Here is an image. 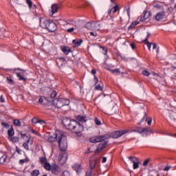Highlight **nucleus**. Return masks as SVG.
I'll return each instance as SVG.
<instances>
[{
  "label": "nucleus",
  "instance_id": "obj_12",
  "mask_svg": "<svg viewBox=\"0 0 176 176\" xmlns=\"http://www.w3.org/2000/svg\"><path fill=\"white\" fill-rule=\"evenodd\" d=\"M151 17V12L146 11L143 12V16H141L139 17L140 21H145L146 20H148Z\"/></svg>",
  "mask_w": 176,
  "mask_h": 176
},
{
  "label": "nucleus",
  "instance_id": "obj_51",
  "mask_svg": "<svg viewBox=\"0 0 176 176\" xmlns=\"http://www.w3.org/2000/svg\"><path fill=\"white\" fill-rule=\"evenodd\" d=\"M28 162V160L25 159V160H20L19 163L20 164H23V163H27Z\"/></svg>",
  "mask_w": 176,
  "mask_h": 176
},
{
  "label": "nucleus",
  "instance_id": "obj_26",
  "mask_svg": "<svg viewBox=\"0 0 176 176\" xmlns=\"http://www.w3.org/2000/svg\"><path fill=\"white\" fill-rule=\"evenodd\" d=\"M76 119L79 122H87L86 117H85L83 116H77Z\"/></svg>",
  "mask_w": 176,
  "mask_h": 176
},
{
  "label": "nucleus",
  "instance_id": "obj_35",
  "mask_svg": "<svg viewBox=\"0 0 176 176\" xmlns=\"http://www.w3.org/2000/svg\"><path fill=\"white\" fill-rule=\"evenodd\" d=\"M39 161L41 163V164H45L47 163V160H46V157H41L39 159Z\"/></svg>",
  "mask_w": 176,
  "mask_h": 176
},
{
  "label": "nucleus",
  "instance_id": "obj_62",
  "mask_svg": "<svg viewBox=\"0 0 176 176\" xmlns=\"http://www.w3.org/2000/svg\"><path fill=\"white\" fill-rule=\"evenodd\" d=\"M16 152L19 155L21 154V150L19 147H16Z\"/></svg>",
  "mask_w": 176,
  "mask_h": 176
},
{
  "label": "nucleus",
  "instance_id": "obj_9",
  "mask_svg": "<svg viewBox=\"0 0 176 176\" xmlns=\"http://www.w3.org/2000/svg\"><path fill=\"white\" fill-rule=\"evenodd\" d=\"M147 128H142L141 126H136L135 129H132L131 132L133 133H139V134H142V135L144 137V133L145 131H148Z\"/></svg>",
  "mask_w": 176,
  "mask_h": 176
},
{
  "label": "nucleus",
  "instance_id": "obj_6",
  "mask_svg": "<svg viewBox=\"0 0 176 176\" xmlns=\"http://www.w3.org/2000/svg\"><path fill=\"white\" fill-rule=\"evenodd\" d=\"M126 133H129V130L116 131L111 133V137L112 138H119V137H122Z\"/></svg>",
  "mask_w": 176,
  "mask_h": 176
},
{
  "label": "nucleus",
  "instance_id": "obj_39",
  "mask_svg": "<svg viewBox=\"0 0 176 176\" xmlns=\"http://www.w3.org/2000/svg\"><path fill=\"white\" fill-rule=\"evenodd\" d=\"M139 167H140V162L138 161V162L133 163L134 170H137V168H139Z\"/></svg>",
  "mask_w": 176,
  "mask_h": 176
},
{
  "label": "nucleus",
  "instance_id": "obj_15",
  "mask_svg": "<svg viewBox=\"0 0 176 176\" xmlns=\"http://www.w3.org/2000/svg\"><path fill=\"white\" fill-rule=\"evenodd\" d=\"M57 96V92L56 91H53L51 95H50V97H47V98H45V101H47L46 102V105H47V104H49V100L51 101V102H53V98H55V97Z\"/></svg>",
  "mask_w": 176,
  "mask_h": 176
},
{
  "label": "nucleus",
  "instance_id": "obj_60",
  "mask_svg": "<svg viewBox=\"0 0 176 176\" xmlns=\"http://www.w3.org/2000/svg\"><path fill=\"white\" fill-rule=\"evenodd\" d=\"M151 45H153V49H157V45H156V43H151Z\"/></svg>",
  "mask_w": 176,
  "mask_h": 176
},
{
  "label": "nucleus",
  "instance_id": "obj_46",
  "mask_svg": "<svg viewBox=\"0 0 176 176\" xmlns=\"http://www.w3.org/2000/svg\"><path fill=\"white\" fill-rule=\"evenodd\" d=\"M26 3H28L30 9H31V8H32V1H31V0H26Z\"/></svg>",
  "mask_w": 176,
  "mask_h": 176
},
{
  "label": "nucleus",
  "instance_id": "obj_45",
  "mask_svg": "<svg viewBox=\"0 0 176 176\" xmlns=\"http://www.w3.org/2000/svg\"><path fill=\"white\" fill-rule=\"evenodd\" d=\"M62 176H71V173L69 171L65 170L62 173Z\"/></svg>",
  "mask_w": 176,
  "mask_h": 176
},
{
  "label": "nucleus",
  "instance_id": "obj_58",
  "mask_svg": "<svg viewBox=\"0 0 176 176\" xmlns=\"http://www.w3.org/2000/svg\"><path fill=\"white\" fill-rule=\"evenodd\" d=\"M109 20V23L111 24H113V16H110V19Z\"/></svg>",
  "mask_w": 176,
  "mask_h": 176
},
{
  "label": "nucleus",
  "instance_id": "obj_20",
  "mask_svg": "<svg viewBox=\"0 0 176 176\" xmlns=\"http://www.w3.org/2000/svg\"><path fill=\"white\" fill-rule=\"evenodd\" d=\"M61 50L64 54H69L71 52V48L69 47H61Z\"/></svg>",
  "mask_w": 176,
  "mask_h": 176
},
{
  "label": "nucleus",
  "instance_id": "obj_34",
  "mask_svg": "<svg viewBox=\"0 0 176 176\" xmlns=\"http://www.w3.org/2000/svg\"><path fill=\"white\" fill-rule=\"evenodd\" d=\"M14 124L15 126H18V127H21V122H20L19 120H14Z\"/></svg>",
  "mask_w": 176,
  "mask_h": 176
},
{
  "label": "nucleus",
  "instance_id": "obj_24",
  "mask_svg": "<svg viewBox=\"0 0 176 176\" xmlns=\"http://www.w3.org/2000/svg\"><path fill=\"white\" fill-rule=\"evenodd\" d=\"M60 101L62 102V107H64V105H69V100L67 98H60Z\"/></svg>",
  "mask_w": 176,
  "mask_h": 176
},
{
  "label": "nucleus",
  "instance_id": "obj_44",
  "mask_svg": "<svg viewBox=\"0 0 176 176\" xmlns=\"http://www.w3.org/2000/svg\"><path fill=\"white\" fill-rule=\"evenodd\" d=\"M142 75H144V76H149V75H151V73H149L147 70H144L142 72Z\"/></svg>",
  "mask_w": 176,
  "mask_h": 176
},
{
  "label": "nucleus",
  "instance_id": "obj_32",
  "mask_svg": "<svg viewBox=\"0 0 176 176\" xmlns=\"http://www.w3.org/2000/svg\"><path fill=\"white\" fill-rule=\"evenodd\" d=\"M94 27H95V31H98L100 30V28H101V24H100L97 21H96V24H95Z\"/></svg>",
  "mask_w": 176,
  "mask_h": 176
},
{
  "label": "nucleus",
  "instance_id": "obj_8",
  "mask_svg": "<svg viewBox=\"0 0 176 176\" xmlns=\"http://www.w3.org/2000/svg\"><path fill=\"white\" fill-rule=\"evenodd\" d=\"M155 20L156 21H162V20H165L166 19V12L164 11H162L161 12H158L156 14V15L154 16Z\"/></svg>",
  "mask_w": 176,
  "mask_h": 176
},
{
  "label": "nucleus",
  "instance_id": "obj_59",
  "mask_svg": "<svg viewBox=\"0 0 176 176\" xmlns=\"http://www.w3.org/2000/svg\"><path fill=\"white\" fill-rule=\"evenodd\" d=\"M112 10H113V8H109L107 12V14L110 16L111 13H112Z\"/></svg>",
  "mask_w": 176,
  "mask_h": 176
},
{
  "label": "nucleus",
  "instance_id": "obj_50",
  "mask_svg": "<svg viewBox=\"0 0 176 176\" xmlns=\"http://www.w3.org/2000/svg\"><path fill=\"white\" fill-rule=\"evenodd\" d=\"M80 168V165L79 164H75L74 166H73V168L74 170H78V168Z\"/></svg>",
  "mask_w": 176,
  "mask_h": 176
},
{
  "label": "nucleus",
  "instance_id": "obj_13",
  "mask_svg": "<svg viewBox=\"0 0 176 176\" xmlns=\"http://www.w3.org/2000/svg\"><path fill=\"white\" fill-rule=\"evenodd\" d=\"M28 140L26 142L23 143V146L26 151H30V148L28 147V144H30V145H32L34 144V141L31 140V136L27 137Z\"/></svg>",
  "mask_w": 176,
  "mask_h": 176
},
{
  "label": "nucleus",
  "instance_id": "obj_23",
  "mask_svg": "<svg viewBox=\"0 0 176 176\" xmlns=\"http://www.w3.org/2000/svg\"><path fill=\"white\" fill-rule=\"evenodd\" d=\"M96 164H97V160L95 161L90 160L89 161V167L91 170H94V168L96 167Z\"/></svg>",
  "mask_w": 176,
  "mask_h": 176
},
{
  "label": "nucleus",
  "instance_id": "obj_41",
  "mask_svg": "<svg viewBox=\"0 0 176 176\" xmlns=\"http://www.w3.org/2000/svg\"><path fill=\"white\" fill-rule=\"evenodd\" d=\"M32 176H38L39 175V170H35L32 173Z\"/></svg>",
  "mask_w": 176,
  "mask_h": 176
},
{
  "label": "nucleus",
  "instance_id": "obj_52",
  "mask_svg": "<svg viewBox=\"0 0 176 176\" xmlns=\"http://www.w3.org/2000/svg\"><path fill=\"white\" fill-rule=\"evenodd\" d=\"M154 8H155L156 9H163V6L159 4H156L155 6H154Z\"/></svg>",
  "mask_w": 176,
  "mask_h": 176
},
{
  "label": "nucleus",
  "instance_id": "obj_61",
  "mask_svg": "<svg viewBox=\"0 0 176 176\" xmlns=\"http://www.w3.org/2000/svg\"><path fill=\"white\" fill-rule=\"evenodd\" d=\"M91 73L92 74V75L96 76V74H97V72L96 71V69H93L91 70Z\"/></svg>",
  "mask_w": 176,
  "mask_h": 176
},
{
  "label": "nucleus",
  "instance_id": "obj_56",
  "mask_svg": "<svg viewBox=\"0 0 176 176\" xmlns=\"http://www.w3.org/2000/svg\"><path fill=\"white\" fill-rule=\"evenodd\" d=\"M170 168H171V166H167L164 168V171H168V170H170Z\"/></svg>",
  "mask_w": 176,
  "mask_h": 176
},
{
  "label": "nucleus",
  "instance_id": "obj_10",
  "mask_svg": "<svg viewBox=\"0 0 176 176\" xmlns=\"http://www.w3.org/2000/svg\"><path fill=\"white\" fill-rule=\"evenodd\" d=\"M50 22V21H49L45 18H40V26L41 27V28H44V29L47 30Z\"/></svg>",
  "mask_w": 176,
  "mask_h": 176
},
{
  "label": "nucleus",
  "instance_id": "obj_64",
  "mask_svg": "<svg viewBox=\"0 0 176 176\" xmlns=\"http://www.w3.org/2000/svg\"><path fill=\"white\" fill-rule=\"evenodd\" d=\"M85 176H91V171L87 172Z\"/></svg>",
  "mask_w": 176,
  "mask_h": 176
},
{
  "label": "nucleus",
  "instance_id": "obj_49",
  "mask_svg": "<svg viewBox=\"0 0 176 176\" xmlns=\"http://www.w3.org/2000/svg\"><path fill=\"white\" fill-rule=\"evenodd\" d=\"M148 163H149V159L146 160L143 162V166H144V167H145L146 166H148Z\"/></svg>",
  "mask_w": 176,
  "mask_h": 176
},
{
  "label": "nucleus",
  "instance_id": "obj_43",
  "mask_svg": "<svg viewBox=\"0 0 176 176\" xmlns=\"http://www.w3.org/2000/svg\"><path fill=\"white\" fill-rule=\"evenodd\" d=\"M0 162L1 163H5V162H6V156L3 155L1 157H0Z\"/></svg>",
  "mask_w": 176,
  "mask_h": 176
},
{
  "label": "nucleus",
  "instance_id": "obj_30",
  "mask_svg": "<svg viewBox=\"0 0 176 176\" xmlns=\"http://www.w3.org/2000/svg\"><path fill=\"white\" fill-rule=\"evenodd\" d=\"M53 166H52L51 165H50V164H49V163H47V162H46L45 164H44V168L46 169V170H52V168Z\"/></svg>",
  "mask_w": 176,
  "mask_h": 176
},
{
  "label": "nucleus",
  "instance_id": "obj_5",
  "mask_svg": "<svg viewBox=\"0 0 176 176\" xmlns=\"http://www.w3.org/2000/svg\"><path fill=\"white\" fill-rule=\"evenodd\" d=\"M75 120H71L68 117H65L62 121L63 124L65 126V127L68 128L70 130L71 127H72V124L74 123Z\"/></svg>",
  "mask_w": 176,
  "mask_h": 176
},
{
  "label": "nucleus",
  "instance_id": "obj_33",
  "mask_svg": "<svg viewBox=\"0 0 176 176\" xmlns=\"http://www.w3.org/2000/svg\"><path fill=\"white\" fill-rule=\"evenodd\" d=\"M109 71L112 74H120V69H109Z\"/></svg>",
  "mask_w": 176,
  "mask_h": 176
},
{
  "label": "nucleus",
  "instance_id": "obj_2",
  "mask_svg": "<svg viewBox=\"0 0 176 176\" xmlns=\"http://www.w3.org/2000/svg\"><path fill=\"white\" fill-rule=\"evenodd\" d=\"M47 100H48V103H47L48 109H53L54 107H56V108H61L63 107L61 98L54 99L52 100V102L49 99H47Z\"/></svg>",
  "mask_w": 176,
  "mask_h": 176
},
{
  "label": "nucleus",
  "instance_id": "obj_47",
  "mask_svg": "<svg viewBox=\"0 0 176 176\" xmlns=\"http://www.w3.org/2000/svg\"><path fill=\"white\" fill-rule=\"evenodd\" d=\"M96 90H100V91H102V87L101 85H98L95 87Z\"/></svg>",
  "mask_w": 176,
  "mask_h": 176
},
{
  "label": "nucleus",
  "instance_id": "obj_42",
  "mask_svg": "<svg viewBox=\"0 0 176 176\" xmlns=\"http://www.w3.org/2000/svg\"><path fill=\"white\" fill-rule=\"evenodd\" d=\"M94 122H95L96 124H97L98 126H101V121H100V120H98V118H96L94 119Z\"/></svg>",
  "mask_w": 176,
  "mask_h": 176
},
{
  "label": "nucleus",
  "instance_id": "obj_7",
  "mask_svg": "<svg viewBox=\"0 0 176 176\" xmlns=\"http://www.w3.org/2000/svg\"><path fill=\"white\" fill-rule=\"evenodd\" d=\"M47 30L49 32H54V31H57V23H54L53 21H50L48 26H47Z\"/></svg>",
  "mask_w": 176,
  "mask_h": 176
},
{
  "label": "nucleus",
  "instance_id": "obj_11",
  "mask_svg": "<svg viewBox=\"0 0 176 176\" xmlns=\"http://www.w3.org/2000/svg\"><path fill=\"white\" fill-rule=\"evenodd\" d=\"M107 145H108V142H105L103 144H99L98 146V148L95 151V155H98V153H100V152H101L102 149L105 148Z\"/></svg>",
  "mask_w": 176,
  "mask_h": 176
},
{
  "label": "nucleus",
  "instance_id": "obj_63",
  "mask_svg": "<svg viewBox=\"0 0 176 176\" xmlns=\"http://www.w3.org/2000/svg\"><path fill=\"white\" fill-rule=\"evenodd\" d=\"M106 162H107V157H103L102 160V163H105Z\"/></svg>",
  "mask_w": 176,
  "mask_h": 176
},
{
  "label": "nucleus",
  "instance_id": "obj_17",
  "mask_svg": "<svg viewBox=\"0 0 176 176\" xmlns=\"http://www.w3.org/2000/svg\"><path fill=\"white\" fill-rule=\"evenodd\" d=\"M57 134H54L53 135H50L47 138L48 142H56L57 141Z\"/></svg>",
  "mask_w": 176,
  "mask_h": 176
},
{
  "label": "nucleus",
  "instance_id": "obj_4",
  "mask_svg": "<svg viewBox=\"0 0 176 176\" xmlns=\"http://www.w3.org/2000/svg\"><path fill=\"white\" fill-rule=\"evenodd\" d=\"M111 138L110 135H99L90 138V142L93 144H97V142H102V141H107Z\"/></svg>",
  "mask_w": 176,
  "mask_h": 176
},
{
  "label": "nucleus",
  "instance_id": "obj_25",
  "mask_svg": "<svg viewBox=\"0 0 176 176\" xmlns=\"http://www.w3.org/2000/svg\"><path fill=\"white\" fill-rule=\"evenodd\" d=\"M9 139L14 143L19 142L20 141V138L17 136H11Z\"/></svg>",
  "mask_w": 176,
  "mask_h": 176
},
{
  "label": "nucleus",
  "instance_id": "obj_31",
  "mask_svg": "<svg viewBox=\"0 0 176 176\" xmlns=\"http://www.w3.org/2000/svg\"><path fill=\"white\" fill-rule=\"evenodd\" d=\"M129 160L132 162V163H137L138 162V158L135 157H129Z\"/></svg>",
  "mask_w": 176,
  "mask_h": 176
},
{
  "label": "nucleus",
  "instance_id": "obj_53",
  "mask_svg": "<svg viewBox=\"0 0 176 176\" xmlns=\"http://www.w3.org/2000/svg\"><path fill=\"white\" fill-rule=\"evenodd\" d=\"M38 123H40V124H46V121L43 120H38Z\"/></svg>",
  "mask_w": 176,
  "mask_h": 176
},
{
  "label": "nucleus",
  "instance_id": "obj_38",
  "mask_svg": "<svg viewBox=\"0 0 176 176\" xmlns=\"http://www.w3.org/2000/svg\"><path fill=\"white\" fill-rule=\"evenodd\" d=\"M7 82H8V83H9V85H13V83H14L13 79H12L11 76L7 77Z\"/></svg>",
  "mask_w": 176,
  "mask_h": 176
},
{
  "label": "nucleus",
  "instance_id": "obj_37",
  "mask_svg": "<svg viewBox=\"0 0 176 176\" xmlns=\"http://www.w3.org/2000/svg\"><path fill=\"white\" fill-rule=\"evenodd\" d=\"M111 9H113L112 10V12H113V13H116L117 11H118L119 10V5H116L113 8H112Z\"/></svg>",
  "mask_w": 176,
  "mask_h": 176
},
{
  "label": "nucleus",
  "instance_id": "obj_16",
  "mask_svg": "<svg viewBox=\"0 0 176 176\" xmlns=\"http://www.w3.org/2000/svg\"><path fill=\"white\" fill-rule=\"evenodd\" d=\"M51 171L52 174H55V175H57L59 173L61 172V168H60L58 166L55 165L52 167Z\"/></svg>",
  "mask_w": 176,
  "mask_h": 176
},
{
  "label": "nucleus",
  "instance_id": "obj_21",
  "mask_svg": "<svg viewBox=\"0 0 176 176\" xmlns=\"http://www.w3.org/2000/svg\"><path fill=\"white\" fill-rule=\"evenodd\" d=\"M65 62V58H59L56 60L57 65H60V67H63Z\"/></svg>",
  "mask_w": 176,
  "mask_h": 176
},
{
  "label": "nucleus",
  "instance_id": "obj_40",
  "mask_svg": "<svg viewBox=\"0 0 176 176\" xmlns=\"http://www.w3.org/2000/svg\"><path fill=\"white\" fill-rule=\"evenodd\" d=\"M146 122L148 126H151L152 124V118H147Z\"/></svg>",
  "mask_w": 176,
  "mask_h": 176
},
{
  "label": "nucleus",
  "instance_id": "obj_55",
  "mask_svg": "<svg viewBox=\"0 0 176 176\" xmlns=\"http://www.w3.org/2000/svg\"><path fill=\"white\" fill-rule=\"evenodd\" d=\"M1 124L2 126H3V127H6V128L9 127V124L6 122H2Z\"/></svg>",
  "mask_w": 176,
  "mask_h": 176
},
{
  "label": "nucleus",
  "instance_id": "obj_14",
  "mask_svg": "<svg viewBox=\"0 0 176 176\" xmlns=\"http://www.w3.org/2000/svg\"><path fill=\"white\" fill-rule=\"evenodd\" d=\"M96 21H93L92 22H87L85 24V28L90 30L91 31H95Z\"/></svg>",
  "mask_w": 176,
  "mask_h": 176
},
{
  "label": "nucleus",
  "instance_id": "obj_57",
  "mask_svg": "<svg viewBox=\"0 0 176 176\" xmlns=\"http://www.w3.org/2000/svg\"><path fill=\"white\" fill-rule=\"evenodd\" d=\"M77 174H80L81 171H82V168L80 166L79 168L76 170Z\"/></svg>",
  "mask_w": 176,
  "mask_h": 176
},
{
  "label": "nucleus",
  "instance_id": "obj_48",
  "mask_svg": "<svg viewBox=\"0 0 176 176\" xmlns=\"http://www.w3.org/2000/svg\"><path fill=\"white\" fill-rule=\"evenodd\" d=\"M38 118H33L32 120V123H34L35 124H36V123H38Z\"/></svg>",
  "mask_w": 176,
  "mask_h": 176
},
{
  "label": "nucleus",
  "instance_id": "obj_18",
  "mask_svg": "<svg viewBox=\"0 0 176 176\" xmlns=\"http://www.w3.org/2000/svg\"><path fill=\"white\" fill-rule=\"evenodd\" d=\"M82 42H83V40L82 39H76V40H74L73 41V43H74V47H79L80 45H82Z\"/></svg>",
  "mask_w": 176,
  "mask_h": 176
},
{
  "label": "nucleus",
  "instance_id": "obj_29",
  "mask_svg": "<svg viewBox=\"0 0 176 176\" xmlns=\"http://www.w3.org/2000/svg\"><path fill=\"white\" fill-rule=\"evenodd\" d=\"M16 76L19 78V80H23L24 82H25V80H27V78H24L21 75V73H17Z\"/></svg>",
  "mask_w": 176,
  "mask_h": 176
},
{
  "label": "nucleus",
  "instance_id": "obj_54",
  "mask_svg": "<svg viewBox=\"0 0 176 176\" xmlns=\"http://www.w3.org/2000/svg\"><path fill=\"white\" fill-rule=\"evenodd\" d=\"M74 30H75V28H72L67 29V32L69 33L74 32Z\"/></svg>",
  "mask_w": 176,
  "mask_h": 176
},
{
  "label": "nucleus",
  "instance_id": "obj_22",
  "mask_svg": "<svg viewBox=\"0 0 176 176\" xmlns=\"http://www.w3.org/2000/svg\"><path fill=\"white\" fill-rule=\"evenodd\" d=\"M8 138H10L11 137H13V135H14V130L13 129V126H11L8 129Z\"/></svg>",
  "mask_w": 176,
  "mask_h": 176
},
{
  "label": "nucleus",
  "instance_id": "obj_27",
  "mask_svg": "<svg viewBox=\"0 0 176 176\" xmlns=\"http://www.w3.org/2000/svg\"><path fill=\"white\" fill-rule=\"evenodd\" d=\"M138 24H140V21L132 22L131 25L128 28V30H133V28H134L135 25H138Z\"/></svg>",
  "mask_w": 176,
  "mask_h": 176
},
{
  "label": "nucleus",
  "instance_id": "obj_19",
  "mask_svg": "<svg viewBox=\"0 0 176 176\" xmlns=\"http://www.w3.org/2000/svg\"><path fill=\"white\" fill-rule=\"evenodd\" d=\"M58 5L57 4H52L51 9H52V14H54V13H57V11L58 10Z\"/></svg>",
  "mask_w": 176,
  "mask_h": 176
},
{
  "label": "nucleus",
  "instance_id": "obj_1",
  "mask_svg": "<svg viewBox=\"0 0 176 176\" xmlns=\"http://www.w3.org/2000/svg\"><path fill=\"white\" fill-rule=\"evenodd\" d=\"M58 144L59 145V149L60 151L58 156V161L65 163L68 160V154L67 153V149L68 148V143L67 142V136L64 135L63 132H60L58 135Z\"/></svg>",
  "mask_w": 176,
  "mask_h": 176
},
{
  "label": "nucleus",
  "instance_id": "obj_28",
  "mask_svg": "<svg viewBox=\"0 0 176 176\" xmlns=\"http://www.w3.org/2000/svg\"><path fill=\"white\" fill-rule=\"evenodd\" d=\"M149 35H151L149 33H148L147 34V37L144 40V42H147V47H148V50H151V47H152V43H149L148 41V38H149Z\"/></svg>",
  "mask_w": 176,
  "mask_h": 176
},
{
  "label": "nucleus",
  "instance_id": "obj_3",
  "mask_svg": "<svg viewBox=\"0 0 176 176\" xmlns=\"http://www.w3.org/2000/svg\"><path fill=\"white\" fill-rule=\"evenodd\" d=\"M70 130L76 134H79L83 131V126H82V124H80L78 121L75 120L74 122H73Z\"/></svg>",
  "mask_w": 176,
  "mask_h": 176
},
{
  "label": "nucleus",
  "instance_id": "obj_36",
  "mask_svg": "<svg viewBox=\"0 0 176 176\" xmlns=\"http://www.w3.org/2000/svg\"><path fill=\"white\" fill-rule=\"evenodd\" d=\"M147 129H148L147 131H145L144 133V135H146V137L148 135V134H153V132L152 130H151L149 128H146Z\"/></svg>",
  "mask_w": 176,
  "mask_h": 176
}]
</instances>
